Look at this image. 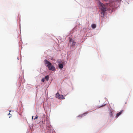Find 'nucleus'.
<instances>
[{
  "label": "nucleus",
  "instance_id": "2",
  "mask_svg": "<svg viewBox=\"0 0 133 133\" xmlns=\"http://www.w3.org/2000/svg\"><path fill=\"white\" fill-rule=\"evenodd\" d=\"M107 9H101L100 11L101 12V14L102 15H103V16H104V14L105 13L106 11L107 10Z\"/></svg>",
  "mask_w": 133,
  "mask_h": 133
},
{
  "label": "nucleus",
  "instance_id": "18",
  "mask_svg": "<svg viewBox=\"0 0 133 133\" xmlns=\"http://www.w3.org/2000/svg\"><path fill=\"white\" fill-rule=\"evenodd\" d=\"M112 12V10H111V12Z\"/></svg>",
  "mask_w": 133,
  "mask_h": 133
},
{
  "label": "nucleus",
  "instance_id": "19",
  "mask_svg": "<svg viewBox=\"0 0 133 133\" xmlns=\"http://www.w3.org/2000/svg\"><path fill=\"white\" fill-rule=\"evenodd\" d=\"M9 111L10 112H11V111Z\"/></svg>",
  "mask_w": 133,
  "mask_h": 133
},
{
  "label": "nucleus",
  "instance_id": "12",
  "mask_svg": "<svg viewBox=\"0 0 133 133\" xmlns=\"http://www.w3.org/2000/svg\"><path fill=\"white\" fill-rule=\"evenodd\" d=\"M88 113V112H85L82 114L81 115V117L84 116H85V115H86V114H87Z\"/></svg>",
  "mask_w": 133,
  "mask_h": 133
},
{
  "label": "nucleus",
  "instance_id": "6",
  "mask_svg": "<svg viewBox=\"0 0 133 133\" xmlns=\"http://www.w3.org/2000/svg\"><path fill=\"white\" fill-rule=\"evenodd\" d=\"M115 1L116 3H118L119 4L118 5H119L121 3L122 1L121 0H115Z\"/></svg>",
  "mask_w": 133,
  "mask_h": 133
},
{
  "label": "nucleus",
  "instance_id": "11",
  "mask_svg": "<svg viewBox=\"0 0 133 133\" xmlns=\"http://www.w3.org/2000/svg\"><path fill=\"white\" fill-rule=\"evenodd\" d=\"M60 95L58 93H57L56 95V98H59V96Z\"/></svg>",
  "mask_w": 133,
  "mask_h": 133
},
{
  "label": "nucleus",
  "instance_id": "13",
  "mask_svg": "<svg viewBox=\"0 0 133 133\" xmlns=\"http://www.w3.org/2000/svg\"><path fill=\"white\" fill-rule=\"evenodd\" d=\"M42 82H44V78H42L41 80Z\"/></svg>",
  "mask_w": 133,
  "mask_h": 133
},
{
  "label": "nucleus",
  "instance_id": "1",
  "mask_svg": "<svg viewBox=\"0 0 133 133\" xmlns=\"http://www.w3.org/2000/svg\"><path fill=\"white\" fill-rule=\"evenodd\" d=\"M44 61L46 64V66L48 68L49 70L54 71L55 70V68L51 64L50 62L46 59H45Z\"/></svg>",
  "mask_w": 133,
  "mask_h": 133
},
{
  "label": "nucleus",
  "instance_id": "9",
  "mask_svg": "<svg viewBox=\"0 0 133 133\" xmlns=\"http://www.w3.org/2000/svg\"><path fill=\"white\" fill-rule=\"evenodd\" d=\"M49 76L48 75H47V76H45V77L44 79H45L46 80V81H48L49 80Z\"/></svg>",
  "mask_w": 133,
  "mask_h": 133
},
{
  "label": "nucleus",
  "instance_id": "7",
  "mask_svg": "<svg viewBox=\"0 0 133 133\" xmlns=\"http://www.w3.org/2000/svg\"><path fill=\"white\" fill-rule=\"evenodd\" d=\"M59 99H64L65 98L64 97L63 95H60L59 96Z\"/></svg>",
  "mask_w": 133,
  "mask_h": 133
},
{
  "label": "nucleus",
  "instance_id": "20",
  "mask_svg": "<svg viewBox=\"0 0 133 133\" xmlns=\"http://www.w3.org/2000/svg\"><path fill=\"white\" fill-rule=\"evenodd\" d=\"M10 117H11L10 116L9 117V118H10Z\"/></svg>",
  "mask_w": 133,
  "mask_h": 133
},
{
  "label": "nucleus",
  "instance_id": "16",
  "mask_svg": "<svg viewBox=\"0 0 133 133\" xmlns=\"http://www.w3.org/2000/svg\"><path fill=\"white\" fill-rule=\"evenodd\" d=\"M32 119H33V116H32Z\"/></svg>",
  "mask_w": 133,
  "mask_h": 133
},
{
  "label": "nucleus",
  "instance_id": "17",
  "mask_svg": "<svg viewBox=\"0 0 133 133\" xmlns=\"http://www.w3.org/2000/svg\"><path fill=\"white\" fill-rule=\"evenodd\" d=\"M8 115H11V114H10V113H9V114H8Z\"/></svg>",
  "mask_w": 133,
  "mask_h": 133
},
{
  "label": "nucleus",
  "instance_id": "4",
  "mask_svg": "<svg viewBox=\"0 0 133 133\" xmlns=\"http://www.w3.org/2000/svg\"><path fill=\"white\" fill-rule=\"evenodd\" d=\"M123 111V110H122L120 112L117 113L115 117L116 118H117L120 115L122 114Z\"/></svg>",
  "mask_w": 133,
  "mask_h": 133
},
{
  "label": "nucleus",
  "instance_id": "14",
  "mask_svg": "<svg viewBox=\"0 0 133 133\" xmlns=\"http://www.w3.org/2000/svg\"><path fill=\"white\" fill-rule=\"evenodd\" d=\"M38 116L36 115L35 117V118L34 119V120H35V119H37L38 118Z\"/></svg>",
  "mask_w": 133,
  "mask_h": 133
},
{
  "label": "nucleus",
  "instance_id": "5",
  "mask_svg": "<svg viewBox=\"0 0 133 133\" xmlns=\"http://www.w3.org/2000/svg\"><path fill=\"white\" fill-rule=\"evenodd\" d=\"M69 44H71V46H74L75 45V42L73 41H71L70 40V42L69 43Z\"/></svg>",
  "mask_w": 133,
  "mask_h": 133
},
{
  "label": "nucleus",
  "instance_id": "8",
  "mask_svg": "<svg viewBox=\"0 0 133 133\" xmlns=\"http://www.w3.org/2000/svg\"><path fill=\"white\" fill-rule=\"evenodd\" d=\"M59 67L62 69L63 67V65L62 64H60L59 65Z\"/></svg>",
  "mask_w": 133,
  "mask_h": 133
},
{
  "label": "nucleus",
  "instance_id": "10",
  "mask_svg": "<svg viewBox=\"0 0 133 133\" xmlns=\"http://www.w3.org/2000/svg\"><path fill=\"white\" fill-rule=\"evenodd\" d=\"M91 27L92 28L94 29L96 27V25L95 24H93L91 25Z\"/></svg>",
  "mask_w": 133,
  "mask_h": 133
},
{
  "label": "nucleus",
  "instance_id": "3",
  "mask_svg": "<svg viewBox=\"0 0 133 133\" xmlns=\"http://www.w3.org/2000/svg\"><path fill=\"white\" fill-rule=\"evenodd\" d=\"M98 5L102 8H105L104 5L103 4V3H101V2L99 1L98 2Z\"/></svg>",
  "mask_w": 133,
  "mask_h": 133
},
{
  "label": "nucleus",
  "instance_id": "15",
  "mask_svg": "<svg viewBox=\"0 0 133 133\" xmlns=\"http://www.w3.org/2000/svg\"><path fill=\"white\" fill-rule=\"evenodd\" d=\"M112 116V112H111V114H110V116Z\"/></svg>",
  "mask_w": 133,
  "mask_h": 133
}]
</instances>
